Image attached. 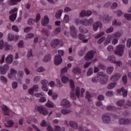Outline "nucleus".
Returning <instances> with one entry per match:
<instances>
[{"mask_svg": "<svg viewBox=\"0 0 131 131\" xmlns=\"http://www.w3.org/2000/svg\"><path fill=\"white\" fill-rule=\"evenodd\" d=\"M17 72L14 69H11L10 74L8 75V77L10 79H13V77H15Z\"/></svg>", "mask_w": 131, "mask_h": 131, "instance_id": "16", "label": "nucleus"}, {"mask_svg": "<svg viewBox=\"0 0 131 131\" xmlns=\"http://www.w3.org/2000/svg\"><path fill=\"white\" fill-rule=\"evenodd\" d=\"M49 22H50L49 17L45 16L44 18L42 19L41 24L43 26H46V25H48V24H49Z\"/></svg>", "mask_w": 131, "mask_h": 131, "instance_id": "20", "label": "nucleus"}, {"mask_svg": "<svg viewBox=\"0 0 131 131\" xmlns=\"http://www.w3.org/2000/svg\"><path fill=\"white\" fill-rule=\"evenodd\" d=\"M23 75H24V72H23V71H19L18 72V76L20 78H22Z\"/></svg>", "mask_w": 131, "mask_h": 131, "instance_id": "52", "label": "nucleus"}, {"mask_svg": "<svg viewBox=\"0 0 131 131\" xmlns=\"http://www.w3.org/2000/svg\"><path fill=\"white\" fill-rule=\"evenodd\" d=\"M94 55H95V52L94 51H89L85 56V60L86 61L92 60L94 58Z\"/></svg>", "mask_w": 131, "mask_h": 131, "instance_id": "8", "label": "nucleus"}, {"mask_svg": "<svg viewBox=\"0 0 131 131\" xmlns=\"http://www.w3.org/2000/svg\"><path fill=\"white\" fill-rule=\"evenodd\" d=\"M35 109V110L38 111L39 113H41V114L43 115H48V114H49V112L48 110L41 106H36Z\"/></svg>", "mask_w": 131, "mask_h": 131, "instance_id": "7", "label": "nucleus"}, {"mask_svg": "<svg viewBox=\"0 0 131 131\" xmlns=\"http://www.w3.org/2000/svg\"><path fill=\"white\" fill-rule=\"evenodd\" d=\"M100 19H102L103 22H108L109 21V16L107 14L103 16L102 17L100 16Z\"/></svg>", "mask_w": 131, "mask_h": 131, "instance_id": "35", "label": "nucleus"}, {"mask_svg": "<svg viewBox=\"0 0 131 131\" xmlns=\"http://www.w3.org/2000/svg\"><path fill=\"white\" fill-rule=\"evenodd\" d=\"M61 113L62 114H64V115H66V114H69V113H71V111L67 109H62L61 111Z\"/></svg>", "mask_w": 131, "mask_h": 131, "instance_id": "38", "label": "nucleus"}, {"mask_svg": "<svg viewBox=\"0 0 131 131\" xmlns=\"http://www.w3.org/2000/svg\"><path fill=\"white\" fill-rule=\"evenodd\" d=\"M122 81L124 82V84L127 83V76L125 75L122 77Z\"/></svg>", "mask_w": 131, "mask_h": 131, "instance_id": "50", "label": "nucleus"}, {"mask_svg": "<svg viewBox=\"0 0 131 131\" xmlns=\"http://www.w3.org/2000/svg\"><path fill=\"white\" fill-rule=\"evenodd\" d=\"M130 122V120L128 119L121 118L119 120V123L120 124H128Z\"/></svg>", "mask_w": 131, "mask_h": 131, "instance_id": "19", "label": "nucleus"}, {"mask_svg": "<svg viewBox=\"0 0 131 131\" xmlns=\"http://www.w3.org/2000/svg\"><path fill=\"white\" fill-rule=\"evenodd\" d=\"M106 110H108V111H117V108L113 106H108L106 107Z\"/></svg>", "mask_w": 131, "mask_h": 131, "instance_id": "36", "label": "nucleus"}, {"mask_svg": "<svg viewBox=\"0 0 131 131\" xmlns=\"http://www.w3.org/2000/svg\"><path fill=\"white\" fill-rule=\"evenodd\" d=\"M79 38L81 40H83V42H88V41H89L88 39H84V38H85V36H84V35H82L81 34H79Z\"/></svg>", "mask_w": 131, "mask_h": 131, "instance_id": "28", "label": "nucleus"}, {"mask_svg": "<svg viewBox=\"0 0 131 131\" xmlns=\"http://www.w3.org/2000/svg\"><path fill=\"white\" fill-rule=\"evenodd\" d=\"M64 55V51L63 50L58 51V55H56L54 58L55 65H60L62 63V56Z\"/></svg>", "mask_w": 131, "mask_h": 131, "instance_id": "5", "label": "nucleus"}, {"mask_svg": "<svg viewBox=\"0 0 131 131\" xmlns=\"http://www.w3.org/2000/svg\"><path fill=\"white\" fill-rule=\"evenodd\" d=\"M55 131H65V127H60V126L57 125V126H55Z\"/></svg>", "mask_w": 131, "mask_h": 131, "instance_id": "39", "label": "nucleus"}, {"mask_svg": "<svg viewBox=\"0 0 131 131\" xmlns=\"http://www.w3.org/2000/svg\"><path fill=\"white\" fill-rule=\"evenodd\" d=\"M1 79L4 83H8V80H7V78H5V76H2L1 77Z\"/></svg>", "mask_w": 131, "mask_h": 131, "instance_id": "55", "label": "nucleus"}, {"mask_svg": "<svg viewBox=\"0 0 131 131\" xmlns=\"http://www.w3.org/2000/svg\"><path fill=\"white\" fill-rule=\"evenodd\" d=\"M8 70H9V66L8 64H4L3 67H0L1 74L2 75L6 74Z\"/></svg>", "mask_w": 131, "mask_h": 131, "instance_id": "13", "label": "nucleus"}, {"mask_svg": "<svg viewBox=\"0 0 131 131\" xmlns=\"http://www.w3.org/2000/svg\"><path fill=\"white\" fill-rule=\"evenodd\" d=\"M123 52H124V46L119 45L117 47V49L115 51V54L121 57L123 55Z\"/></svg>", "mask_w": 131, "mask_h": 131, "instance_id": "6", "label": "nucleus"}, {"mask_svg": "<svg viewBox=\"0 0 131 131\" xmlns=\"http://www.w3.org/2000/svg\"><path fill=\"white\" fill-rule=\"evenodd\" d=\"M61 32V28H57L54 32L55 34H59Z\"/></svg>", "mask_w": 131, "mask_h": 131, "instance_id": "61", "label": "nucleus"}, {"mask_svg": "<svg viewBox=\"0 0 131 131\" xmlns=\"http://www.w3.org/2000/svg\"><path fill=\"white\" fill-rule=\"evenodd\" d=\"M5 49L7 51H9L13 49V46L12 45H9L8 42H5Z\"/></svg>", "mask_w": 131, "mask_h": 131, "instance_id": "41", "label": "nucleus"}, {"mask_svg": "<svg viewBox=\"0 0 131 131\" xmlns=\"http://www.w3.org/2000/svg\"><path fill=\"white\" fill-rule=\"evenodd\" d=\"M125 103V100H120L117 102V106H119V107H122V106L124 105Z\"/></svg>", "mask_w": 131, "mask_h": 131, "instance_id": "34", "label": "nucleus"}, {"mask_svg": "<svg viewBox=\"0 0 131 131\" xmlns=\"http://www.w3.org/2000/svg\"><path fill=\"white\" fill-rule=\"evenodd\" d=\"M70 125L71 127L75 128V129H77L78 128V126L77 125V123L75 122L71 121L70 122Z\"/></svg>", "mask_w": 131, "mask_h": 131, "instance_id": "27", "label": "nucleus"}, {"mask_svg": "<svg viewBox=\"0 0 131 131\" xmlns=\"http://www.w3.org/2000/svg\"><path fill=\"white\" fill-rule=\"evenodd\" d=\"M127 48H130L131 47V39H128L127 41Z\"/></svg>", "mask_w": 131, "mask_h": 131, "instance_id": "64", "label": "nucleus"}, {"mask_svg": "<svg viewBox=\"0 0 131 131\" xmlns=\"http://www.w3.org/2000/svg\"><path fill=\"white\" fill-rule=\"evenodd\" d=\"M6 63L7 64H11L12 62H13V55H10L7 57L6 59Z\"/></svg>", "mask_w": 131, "mask_h": 131, "instance_id": "26", "label": "nucleus"}, {"mask_svg": "<svg viewBox=\"0 0 131 131\" xmlns=\"http://www.w3.org/2000/svg\"><path fill=\"white\" fill-rule=\"evenodd\" d=\"M111 35L113 37V38H117V37H120V36H121V33L117 32Z\"/></svg>", "mask_w": 131, "mask_h": 131, "instance_id": "31", "label": "nucleus"}, {"mask_svg": "<svg viewBox=\"0 0 131 131\" xmlns=\"http://www.w3.org/2000/svg\"><path fill=\"white\" fill-rule=\"evenodd\" d=\"M121 77V75L119 73H117L115 74L114 76H112L111 78V80L112 81H114V83H111L108 86H107V89L108 90H111L113 89V88L115 87V85H116V83L115 82V81H117L119 78Z\"/></svg>", "mask_w": 131, "mask_h": 131, "instance_id": "3", "label": "nucleus"}, {"mask_svg": "<svg viewBox=\"0 0 131 131\" xmlns=\"http://www.w3.org/2000/svg\"><path fill=\"white\" fill-rule=\"evenodd\" d=\"M63 22L64 23H68L69 22V15H65L63 18Z\"/></svg>", "mask_w": 131, "mask_h": 131, "instance_id": "47", "label": "nucleus"}, {"mask_svg": "<svg viewBox=\"0 0 131 131\" xmlns=\"http://www.w3.org/2000/svg\"><path fill=\"white\" fill-rule=\"evenodd\" d=\"M118 94H122L123 97H126L127 96V91L122 87L121 89L117 90Z\"/></svg>", "mask_w": 131, "mask_h": 131, "instance_id": "17", "label": "nucleus"}, {"mask_svg": "<svg viewBox=\"0 0 131 131\" xmlns=\"http://www.w3.org/2000/svg\"><path fill=\"white\" fill-rule=\"evenodd\" d=\"M42 86V90L45 92H48L49 91V88H48V80H42L41 81Z\"/></svg>", "mask_w": 131, "mask_h": 131, "instance_id": "11", "label": "nucleus"}, {"mask_svg": "<svg viewBox=\"0 0 131 131\" xmlns=\"http://www.w3.org/2000/svg\"><path fill=\"white\" fill-rule=\"evenodd\" d=\"M106 39V38L105 37H102L100 39H99L98 41V43H102L104 40Z\"/></svg>", "mask_w": 131, "mask_h": 131, "instance_id": "62", "label": "nucleus"}, {"mask_svg": "<svg viewBox=\"0 0 131 131\" xmlns=\"http://www.w3.org/2000/svg\"><path fill=\"white\" fill-rule=\"evenodd\" d=\"M8 3L11 6H14V5H17V3L15 0H8Z\"/></svg>", "mask_w": 131, "mask_h": 131, "instance_id": "46", "label": "nucleus"}, {"mask_svg": "<svg viewBox=\"0 0 131 131\" xmlns=\"http://www.w3.org/2000/svg\"><path fill=\"white\" fill-rule=\"evenodd\" d=\"M102 119L104 123H110L111 120L110 116L107 114L103 115L102 117Z\"/></svg>", "mask_w": 131, "mask_h": 131, "instance_id": "14", "label": "nucleus"}, {"mask_svg": "<svg viewBox=\"0 0 131 131\" xmlns=\"http://www.w3.org/2000/svg\"><path fill=\"white\" fill-rule=\"evenodd\" d=\"M113 70H114V68L113 67H109L107 68L106 72L108 74H111L112 72H113Z\"/></svg>", "mask_w": 131, "mask_h": 131, "instance_id": "40", "label": "nucleus"}, {"mask_svg": "<svg viewBox=\"0 0 131 131\" xmlns=\"http://www.w3.org/2000/svg\"><path fill=\"white\" fill-rule=\"evenodd\" d=\"M16 18H17V14L13 13L10 15L9 19L10 21H12L13 22L15 20H16Z\"/></svg>", "mask_w": 131, "mask_h": 131, "instance_id": "32", "label": "nucleus"}, {"mask_svg": "<svg viewBox=\"0 0 131 131\" xmlns=\"http://www.w3.org/2000/svg\"><path fill=\"white\" fill-rule=\"evenodd\" d=\"M61 106H63V107H66V108H69L70 107V101L67 99H63L60 103Z\"/></svg>", "mask_w": 131, "mask_h": 131, "instance_id": "12", "label": "nucleus"}, {"mask_svg": "<svg viewBox=\"0 0 131 131\" xmlns=\"http://www.w3.org/2000/svg\"><path fill=\"white\" fill-rule=\"evenodd\" d=\"M102 24L100 22L98 23H95L93 25V29L94 30V31H97V30H98V29L99 28V27H100V28H102Z\"/></svg>", "mask_w": 131, "mask_h": 131, "instance_id": "21", "label": "nucleus"}, {"mask_svg": "<svg viewBox=\"0 0 131 131\" xmlns=\"http://www.w3.org/2000/svg\"><path fill=\"white\" fill-rule=\"evenodd\" d=\"M41 126H48L47 127V130L48 131H54V129H53V128H52V126H51V125H50V123H47V122H46V120H43L42 121V123H41Z\"/></svg>", "mask_w": 131, "mask_h": 131, "instance_id": "10", "label": "nucleus"}, {"mask_svg": "<svg viewBox=\"0 0 131 131\" xmlns=\"http://www.w3.org/2000/svg\"><path fill=\"white\" fill-rule=\"evenodd\" d=\"M14 124V121L10 120L7 121L6 124H5V125L7 127H12V126Z\"/></svg>", "mask_w": 131, "mask_h": 131, "instance_id": "29", "label": "nucleus"}, {"mask_svg": "<svg viewBox=\"0 0 131 131\" xmlns=\"http://www.w3.org/2000/svg\"><path fill=\"white\" fill-rule=\"evenodd\" d=\"M8 39L9 40H17V39H19V36H14L13 34H9L8 35Z\"/></svg>", "mask_w": 131, "mask_h": 131, "instance_id": "22", "label": "nucleus"}, {"mask_svg": "<svg viewBox=\"0 0 131 131\" xmlns=\"http://www.w3.org/2000/svg\"><path fill=\"white\" fill-rule=\"evenodd\" d=\"M39 20H40V14H37L36 15L35 20H34V19L32 18H30L28 20V24H29V25H32V24H33L34 22H36V23H37V22H38Z\"/></svg>", "mask_w": 131, "mask_h": 131, "instance_id": "9", "label": "nucleus"}, {"mask_svg": "<svg viewBox=\"0 0 131 131\" xmlns=\"http://www.w3.org/2000/svg\"><path fill=\"white\" fill-rule=\"evenodd\" d=\"M51 60V55L47 54L43 58L44 62H49V61Z\"/></svg>", "mask_w": 131, "mask_h": 131, "instance_id": "37", "label": "nucleus"}, {"mask_svg": "<svg viewBox=\"0 0 131 131\" xmlns=\"http://www.w3.org/2000/svg\"><path fill=\"white\" fill-rule=\"evenodd\" d=\"M113 25H116V26H120V25H121V23L117 22L116 19H115L113 21Z\"/></svg>", "mask_w": 131, "mask_h": 131, "instance_id": "51", "label": "nucleus"}, {"mask_svg": "<svg viewBox=\"0 0 131 131\" xmlns=\"http://www.w3.org/2000/svg\"><path fill=\"white\" fill-rule=\"evenodd\" d=\"M63 13V10L60 9L56 12L55 14V17L57 18V19L60 18L61 16H62V13Z\"/></svg>", "mask_w": 131, "mask_h": 131, "instance_id": "30", "label": "nucleus"}, {"mask_svg": "<svg viewBox=\"0 0 131 131\" xmlns=\"http://www.w3.org/2000/svg\"><path fill=\"white\" fill-rule=\"evenodd\" d=\"M92 15V11L90 10H83L80 13V17H85V16H91Z\"/></svg>", "mask_w": 131, "mask_h": 131, "instance_id": "18", "label": "nucleus"}, {"mask_svg": "<svg viewBox=\"0 0 131 131\" xmlns=\"http://www.w3.org/2000/svg\"><path fill=\"white\" fill-rule=\"evenodd\" d=\"M92 74H93V68H90L87 72V75L88 76H90Z\"/></svg>", "mask_w": 131, "mask_h": 131, "instance_id": "56", "label": "nucleus"}, {"mask_svg": "<svg viewBox=\"0 0 131 131\" xmlns=\"http://www.w3.org/2000/svg\"><path fill=\"white\" fill-rule=\"evenodd\" d=\"M2 110L4 112V115H9L10 114V110H9L7 106H3Z\"/></svg>", "mask_w": 131, "mask_h": 131, "instance_id": "24", "label": "nucleus"}, {"mask_svg": "<svg viewBox=\"0 0 131 131\" xmlns=\"http://www.w3.org/2000/svg\"><path fill=\"white\" fill-rule=\"evenodd\" d=\"M32 89L34 90L35 92H38V85H34L33 86Z\"/></svg>", "mask_w": 131, "mask_h": 131, "instance_id": "63", "label": "nucleus"}, {"mask_svg": "<svg viewBox=\"0 0 131 131\" xmlns=\"http://www.w3.org/2000/svg\"><path fill=\"white\" fill-rule=\"evenodd\" d=\"M124 17L127 20H130L131 21V14H125Z\"/></svg>", "mask_w": 131, "mask_h": 131, "instance_id": "54", "label": "nucleus"}, {"mask_svg": "<svg viewBox=\"0 0 131 131\" xmlns=\"http://www.w3.org/2000/svg\"><path fill=\"white\" fill-rule=\"evenodd\" d=\"M60 42V41H59V39H55L54 40H52V42H51V46L52 47V48H56V47H57L58 46V45H59V43Z\"/></svg>", "mask_w": 131, "mask_h": 131, "instance_id": "23", "label": "nucleus"}, {"mask_svg": "<svg viewBox=\"0 0 131 131\" xmlns=\"http://www.w3.org/2000/svg\"><path fill=\"white\" fill-rule=\"evenodd\" d=\"M114 30V28H113V27H111L106 30L105 32L106 33H111V32H113Z\"/></svg>", "mask_w": 131, "mask_h": 131, "instance_id": "49", "label": "nucleus"}, {"mask_svg": "<svg viewBox=\"0 0 131 131\" xmlns=\"http://www.w3.org/2000/svg\"><path fill=\"white\" fill-rule=\"evenodd\" d=\"M70 29L71 30V35L72 37L74 38H76V37H77V35H76V29L74 26H71L70 27Z\"/></svg>", "mask_w": 131, "mask_h": 131, "instance_id": "15", "label": "nucleus"}, {"mask_svg": "<svg viewBox=\"0 0 131 131\" xmlns=\"http://www.w3.org/2000/svg\"><path fill=\"white\" fill-rule=\"evenodd\" d=\"M98 76L93 78L92 79V82L97 83V82H100L102 84H106L108 80V76L103 73V72H100L98 73Z\"/></svg>", "mask_w": 131, "mask_h": 131, "instance_id": "1", "label": "nucleus"}, {"mask_svg": "<svg viewBox=\"0 0 131 131\" xmlns=\"http://www.w3.org/2000/svg\"><path fill=\"white\" fill-rule=\"evenodd\" d=\"M106 96L107 97H112L113 96V91H109L106 93Z\"/></svg>", "mask_w": 131, "mask_h": 131, "instance_id": "53", "label": "nucleus"}, {"mask_svg": "<svg viewBox=\"0 0 131 131\" xmlns=\"http://www.w3.org/2000/svg\"><path fill=\"white\" fill-rule=\"evenodd\" d=\"M61 81L63 82V83H66V82L69 81V78L66 76H63L61 77Z\"/></svg>", "mask_w": 131, "mask_h": 131, "instance_id": "43", "label": "nucleus"}, {"mask_svg": "<svg viewBox=\"0 0 131 131\" xmlns=\"http://www.w3.org/2000/svg\"><path fill=\"white\" fill-rule=\"evenodd\" d=\"M73 72L75 74H80V69L78 67L75 68L73 69Z\"/></svg>", "mask_w": 131, "mask_h": 131, "instance_id": "33", "label": "nucleus"}, {"mask_svg": "<svg viewBox=\"0 0 131 131\" xmlns=\"http://www.w3.org/2000/svg\"><path fill=\"white\" fill-rule=\"evenodd\" d=\"M108 59L110 61H111L112 63H114L115 62V56L114 55L108 56Z\"/></svg>", "mask_w": 131, "mask_h": 131, "instance_id": "45", "label": "nucleus"}, {"mask_svg": "<svg viewBox=\"0 0 131 131\" xmlns=\"http://www.w3.org/2000/svg\"><path fill=\"white\" fill-rule=\"evenodd\" d=\"M105 34V32H101L99 34H98L97 36H95V38H100L101 36H103Z\"/></svg>", "mask_w": 131, "mask_h": 131, "instance_id": "57", "label": "nucleus"}, {"mask_svg": "<svg viewBox=\"0 0 131 131\" xmlns=\"http://www.w3.org/2000/svg\"><path fill=\"white\" fill-rule=\"evenodd\" d=\"M70 85L72 90L70 95L71 97L73 100H76V98H79L80 96V88L79 87H77L76 89V93L74 92L75 90V86L74 85V82L73 80H71L70 81Z\"/></svg>", "mask_w": 131, "mask_h": 131, "instance_id": "2", "label": "nucleus"}, {"mask_svg": "<svg viewBox=\"0 0 131 131\" xmlns=\"http://www.w3.org/2000/svg\"><path fill=\"white\" fill-rule=\"evenodd\" d=\"M75 23L78 25L81 24L82 25H85V26H89V25H92L94 23V20H93V18H90L89 20L84 19L83 20H81L77 18L75 20Z\"/></svg>", "mask_w": 131, "mask_h": 131, "instance_id": "4", "label": "nucleus"}, {"mask_svg": "<svg viewBox=\"0 0 131 131\" xmlns=\"http://www.w3.org/2000/svg\"><path fill=\"white\" fill-rule=\"evenodd\" d=\"M85 98L88 100V101L91 102V98H92V96H91V94H90V92L89 91H87L85 93Z\"/></svg>", "mask_w": 131, "mask_h": 131, "instance_id": "44", "label": "nucleus"}, {"mask_svg": "<svg viewBox=\"0 0 131 131\" xmlns=\"http://www.w3.org/2000/svg\"><path fill=\"white\" fill-rule=\"evenodd\" d=\"M46 106L47 107H49V108H53L54 103H53V102H50L49 100H48V102L46 104Z\"/></svg>", "mask_w": 131, "mask_h": 131, "instance_id": "48", "label": "nucleus"}, {"mask_svg": "<svg viewBox=\"0 0 131 131\" xmlns=\"http://www.w3.org/2000/svg\"><path fill=\"white\" fill-rule=\"evenodd\" d=\"M34 36V34L33 33H29L26 36V37L27 38H32Z\"/></svg>", "mask_w": 131, "mask_h": 131, "instance_id": "59", "label": "nucleus"}, {"mask_svg": "<svg viewBox=\"0 0 131 131\" xmlns=\"http://www.w3.org/2000/svg\"><path fill=\"white\" fill-rule=\"evenodd\" d=\"M12 88H13V89H17V88L18 86V83H17L16 82H12Z\"/></svg>", "mask_w": 131, "mask_h": 131, "instance_id": "60", "label": "nucleus"}, {"mask_svg": "<svg viewBox=\"0 0 131 131\" xmlns=\"http://www.w3.org/2000/svg\"><path fill=\"white\" fill-rule=\"evenodd\" d=\"M112 38H113V37L112 36V35H108L107 36V37L105 40V42H104V46H107V45H108V43H110V41H111V39H112Z\"/></svg>", "mask_w": 131, "mask_h": 131, "instance_id": "25", "label": "nucleus"}, {"mask_svg": "<svg viewBox=\"0 0 131 131\" xmlns=\"http://www.w3.org/2000/svg\"><path fill=\"white\" fill-rule=\"evenodd\" d=\"M79 31L81 33H88V29H83L82 26H80L79 28Z\"/></svg>", "mask_w": 131, "mask_h": 131, "instance_id": "42", "label": "nucleus"}, {"mask_svg": "<svg viewBox=\"0 0 131 131\" xmlns=\"http://www.w3.org/2000/svg\"><path fill=\"white\" fill-rule=\"evenodd\" d=\"M5 47V43H4V41L3 40H0V50H3Z\"/></svg>", "mask_w": 131, "mask_h": 131, "instance_id": "58", "label": "nucleus"}]
</instances>
